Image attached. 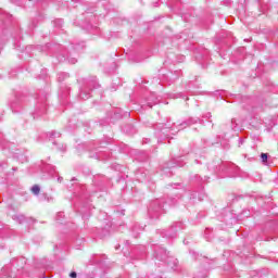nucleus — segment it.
I'll list each match as a JSON object with an SVG mask.
<instances>
[{"label":"nucleus","mask_w":278,"mask_h":278,"mask_svg":"<svg viewBox=\"0 0 278 278\" xmlns=\"http://www.w3.org/2000/svg\"><path fill=\"white\" fill-rule=\"evenodd\" d=\"M70 277H72V278H77V273L72 271V273L70 274Z\"/></svg>","instance_id":"nucleus-3"},{"label":"nucleus","mask_w":278,"mask_h":278,"mask_svg":"<svg viewBox=\"0 0 278 278\" xmlns=\"http://www.w3.org/2000/svg\"><path fill=\"white\" fill-rule=\"evenodd\" d=\"M261 159H262V162H264V163L267 162L268 161V154L262 153Z\"/></svg>","instance_id":"nucleus-2"},{"label":"nucleus","mask_w":278,"mask_h":278,"mask_svg":"<svg viewBox=\"0 0 278 278\" xmlns=\"http://www.w3.org/2000/svg\"><path fill=\"white\" fill-rule=\"evenodd\" d=\"M31 192L33 194H36V195L40 194V187L38 185L33 186Z\"/></svg>","instance_id":"nucleus-1"}]
</instances>
